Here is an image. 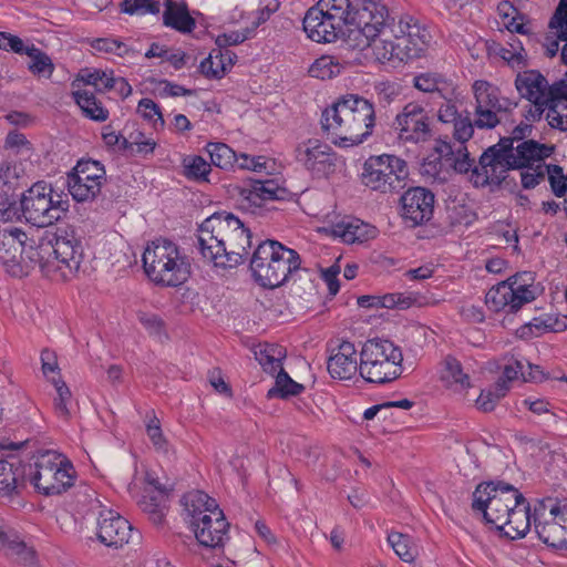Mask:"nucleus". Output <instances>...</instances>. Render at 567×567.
Returning a JSON list of instances; mask_svg holds the SVG:
<instances>
[{
  "mask_svg": "<svg viewBox=\"0 0 567 567\" xmlns=\"http://www.w3.org/2000/svg\"><path fill=\"white\" fill-rule=\"evenodd\" d=\"M516 154L496 153L495 146L487 147L478 158L480 167L472 171L471 182L475 187H502L508 183L507 172L511 169H524L523 163Z\"/></svg>",
  "mask_w": 567,
  "mask_h": 567,
  "instance_id": "nucleus-13",
  "label": "nucleus"
},
{
  "mask_svg": "<svg viewBox=\"0 0 567 567\" xmlns=\"http://www.w3.org/2000/svg\"><path fill=\"white\" fill-rule=\"evenodd\" d=\"M243 197L239 208L256 216H266L269 213L280 210L275 202H290L295 194L286 187H281L274 179H251L249 187L240 190Z\"/></svg>",
  "mask_w": 567,
  "mask_h": 567,
  "instance_id": "nucleus-11",
  "label": "nucleus"
},
{
  "mask_svg": "<svg viewBox=\"0 0 567 567\" xmlns=\"http://www.w3.org/2000/svg\"><path fill=\"white\" fill-rule=\"evenodd\" d=\"M561 509L563 507H560L553 498L538 501L534 507V513L532 514L534 526H536V523H544V520H548L547 516L555 518Z\"/></svg>",
  "mask_w": 567,
  "mask_h": 567,
  "instance_id": "nucleus-55",
  "label": "nucleus"
},
{
  "mask_svg": "<svg viewBox=\"0 0 567 567\" xmlns=\"http://www.w3.org/2000/svg\"><path fill=\"white\" fill-rule=\"evenodd\" d=\"M559 524L556 517L550 520H544V523H536L535 532L538 538L548 547L567 551V539L566 537L563 538V529H560Z\"/></svg>",
  "mask_w": 567,
  "mask_h": 567,
  "instance_id": "nucleus-38",
  "label": "nucleus"
},
{
  "mask_svg": "<svg viewBox=\"0 0 567 567\" xmlns=\"http://www.w3.org/2000/svg\"><path fill=\"white\" fill-rule=\"evenodd\" d=\"M434 151L439 154L437 161H446L460 174H467L476 167L474 166L475 161L471 158L470 153L465 144L458 145L454 148L447 136L444 138L436 140Z\"/></svg>",
  "mask_w": 567,
  "mask_h": 567,
  "instance_id": "nucleus-26",
  "label": "nucleus"
},
{
  "mask_svg": "<svg viewBox=\"0 0 567 567\" xmlns=\"http://www.w3.org/2000/svg\"><path fill=\"white\" fill-rule=\"evenodd\" d=\"M206 151L209 154L210 163L221 169H229L239 162L236 153L225 143H208Z\"/></svg>",
  "mask_w": 567,
  "mask_h": 567,
  "instance_id": "nucleus-46",
  "label": "nucleus"
},
{
  "mask_svg": "<svg viewBox=\"0 0 567 567\" xmlns=\"http://www.w3.org/2000/svg\"><path fill=\"white\" fill-rule=\"evenodd\" d=\"M146 432L157 451L167 452L168 443L163 435L159 420L156 417L155 414H153V416L146 424Z\"/></svg>",
  "mask_w": 567,
  "mask_h": 567,
  "instance_id": "nucleus-59",
  "label": "nucleus"
},
{
  "mask_svg": "<svg viewBox=\"0 0 567 567\" xmlns=\"http://www.w3.org/2000/svg\"><path fill=\"white\" fill-rule=\"evenodd\" d=\"M47 238L51 241V259L55 262V280L68 281L79 271L83 260V246L74 231L58 229L54 234L47 233Z\"/></svg>",
  "mask_w": 567,
  "mask_h": 567,
  "instance_id": "nucleus-12",
  "label": "nucleus"
},
{
  "mask_svg": "<svg viewBox=\"0 0 567 567\" xmlns=\"http://www.w3.org/2000/svg\"><path fill=\"white\" fill-rule=\"evenodd\" d=\"M393 27L394 18L389 16V23L383 28V31L372 39H368L369 44L365 48L371 47L377 60L381 62L395 60L394 40H392L393 35H391Z\"/></svg>",
  "mask_w": 567,
  "mask_h": 567,
  "instance_id": "nucleus-36",
  "label": "nucleus"
},
{
  "mask_svg": "<svg viewBox=\"0 0 567 567\" xmlns=\"http://www.w3.org/2000/svg\"><path fill=\"white\" fill-rule=\"evenodd\" d=\"M409 175L404 159L389 154L370 156L363 164L361 182L372 190L398 193Z\"/></svg>",
  "mask_w": 567,
  "mask_h": 567,
  "instance_id": "nucleus-10",
  "label": "nucleus"
},
{
  "mask_svg": "<svg viewBox=\"0 0 567 567\" xmlns=\"http://www.w3.org/2000/svg\"><path fill=\"white\" fill-rule=\"evenodd\" d=\"M513 287L506 280L493 286L485 295V305L494 312L505 311L506 313H516L518 310L512 309V299H514Z\"/></svg>",
  "mask_w": 567,
  "mask_h": 567,
  "instance_id": "nucleus-34",
  "label": "nucleus"
},
{
  "mask_svg": "<svg viewBox=\"0 0 567 567\" xmlns=\"http://www.w3.org/2000/svg\"><path fill=\"white\" fill-rule=\"evenodd\" d=\"M300 268L298 251L275 239L259 243L249 262L254 280L268 289L281 287Z\"/></svg>",
  "mask_w": 567,
  "mask_h": 567,
  "instance_id": "nucleus-3",
  "label": "nucleus"
},
{
  "mask_svg": "<svg viewBox=\"0 0 567 567\" xmlns=\"http://www.w3.org/2000/svg\"><path fill=\"white\" fill-rule=\"evenodd\" d=\"M315 7L331 21L354 25L349 37L353 35V47L360 50L389 23V9L382 0H319Z\"/></svg>",
  "mask_w": 567,
  "mask_h": 567,
  "instance_id": "nucleus-2",
  "label": "nucleus"
},
{
  "mask_svg": "<svg viewBox=\"0 0 567 567\" xmlns=\"http://www.w3.org/2000/svg\"><path fill=\"white\" fill-rule=\"evenodd\" d=\"M544 94L543 102L548 109L546 115L548 124L561 132L567 131V82L560 80L553 85L547 82Z\"/></svg>",
  "mask_w": 567,
  "mask_h": 567,
  "instance_id": "nucleus-21",
  "label": "nucleus"
},
{
  "mask_svg": "<svg viewBox=\"0 0 567 567\" xmlns=\"http://www.w3.org/2000/svg\"><path fill=\"white\" fill-rule=\"evenodd\" d=\"M28 464L14 456L7 455L0 460V494L2 496H12L18 493L19 487H23L29 481Z\"/></svg>",
  "mask_w": 567,
  "mask_h": 567,
  "instance_id": "nucleus-25",
  "label": "nucleus"
},
{
  "mask_svg": "<svg viewBox=\"0 0 567 567\" xmlns=\"http://www.w3.org/2000/svg\"><path fill=\"white\" fill-rule=\"evenodd\" d=\"M336 234L347 244L365 243L373 239L378 235L375 226L364 223L360 219H354L347 224L342 223L337 225Z\"/></svg>",
  "mask_w": 567,
  "mask_h": 567,
  "instance_id": "nucleus-32",
  "label": "nucleus"
},
{
  "mask_svg": "<svg viewBox=\"0 0 567 567\" xmlns=\"http://www.w3.org/2000/svg\"><path fill=\"white\" fill-rule=\"evenodd\" d=\"M24 542L19 532L0 518V547L6 548L8 554L16 550Z\"/></svg>",
  "mask_w": 567,
  "mask_h": 567,
  "instance_id": "nucleus-54",
  "label": "nucleus"
},
{
  "mask_svg": "<svg viewBox=\"0 0 567 567\" xmlns=\"http://www.w3.org/2000/svg\"><path fill=\"white\" fill-rule=\"evenodd\" d=\"M396 296H400L396 305V309L400 310L409 309L412 306L423 307L430 303L427 297L420 292H396Z\"/></svg>",
  "mask_w": 567,
  "mask_h": 567,
  "instance_id": "nucleus-63",
  "label": "nucleus"
},
{
  "mask_svg": "<svg viewBox=\"0 0 567 567\" xmlns=\"http://www.w3.org/2000/svg\"><path fill=\"white\" fill-rule=\"evenodd\" d=\"M189 526L198 544L204 547L221 549L229 539L230 524L219 506L209 514L202 515L197 520H189Z\"/></svg>",
  "mask_w": 567,
  "mask_h": 567,
  "instance_id": "nucleus-16",
  "label": "nucleus"
},
{
  "mask_svg": "<svg viewBox=\"0 0 567 567\" xmlns=\"http://www.w3.org/2000/svg\"><path fill=\"white\" fill-rule=\"evenodd\" d=\"M414 86L426 93H437L441 97L445 99V95L442 91L447 86L446 79L440 74L434 72H425L415 75L413 79Z\"/></svg>",
  "mask_w": 567,
  "mask_h": 567,
  "instance_id": "nucleus-49",
  "label": "nucleus"
},
{
  "mask_svg": "<svg viewBox=\"0 0 567 567\" xmlns=\"http://www.w3.org/2000/svg\"><path fill=\"white\" fill-rule=\"evenodd\" d=\"M182 504L189 520H197L202 515L209 514L210 511L217 509V502L208 494L202 491H193L185 494Z\"/></svg>",
  "mask_w": 567,
  "mask_h": 567,
  "instance_id": "nucleus-33",
  "label": "nucleus"
},
{
  "mask_svg": "<svg viewBox=\"0 0 567 567\" xmlns=\"http://www.w3.org/2000/svg\"><path fill=\"white\" fill-rule=\"evenodd\" d=\"M137 112L147 121H153L155 130H162L165 126V121L161 107L151 99H142L137 105Z\"/></svg>",
  "mask_w": 567,
  "mask_h": 567,
  "instance_id": "nucleus-52",
  "label": "nucleus"
},
{
  "mask_svg": "<svg viewBox=\"0 0 567 567\" xmlns=\"http://www.w3.org/2000/svg\"><path fill=\"white\" fill-rule=\"evenodd\" d=\"M328 372L333 379L349 380L358 370L357 350L352 342L343 340L332 350L327 362Z\"/></svg>",
  "mask_w": 567,
  "mask_h": 567,
  "instance_id": "nucleus-23",
  "label": "nucleus"
},
{
  "mask_svg": "<svg viewBox=\"0 0 567 567\" xmlns=\"http://www.w3.org/2000/svg\"><path fill=\"white\" fill-rule=\"evenodd\" d=\"M444 372L442 380L449 383L460 384L462 389L471 386L468 374L463 372L462 363L453 355H446L444 359Z\"/></svg>",
  "mask_w": 567,
  "mask_h": 567,
  "instance_id": "nucleus-50",
  "label": "nucleus"
},
{
  "mask_svg": "<svg viewBox=\"0 0 567 567\" xmlns=\"http://www.w3.org/2000/svg\"><path fill=\"white\" fill-rule=\"evenodd\" d=\"M11 556H14L19 564L24 567H37V554L32 547H29L25 542L13 550Z\"/></svg>",
  "mask_w": 567,
  "mask_h": 567,
  "instance_id": "nucleus-64",
  "label": "nucleus"
},
{
  "mask_svg": "<svg viewBox=\"0 0 567 567\" xmlns=\"http://www.w3.org/2000/svg\"><path fill=\"white\" fill-rule=\"evenodd\" d=\"M554 146L540 144L535 140H527L518 144L515 148L517 159L525 164L524 168H530L532 165L540 164L554 152Z\"/></svg>",
  "mask_w": 567,
  "mask_h": 567,
  "instance_id": "nucleus-35",
  "label": "nucleus"
},
{
  "mask_svg": "<svg viewBox=\"0 0 567 567\" xmlns=\"http://www.w3.org/2000/svg\"><path fill=\"white\" fill-rule=\"evenodd\" d=\"M244 221L227 212H217L206 218L198 227L196 247L202 257L213 262L230 238L244 226Z\"/></svg>",
  "mask_w": 567,
  "mask_h": 567,
  "instance_id": "nucleus-9",
  "label": "nucleus"
},
{
  "mask_svg": "<svg viewBox=\"0 0 567 567\" xmlns=\"http://www.w3.org/2000/svg\"><path fill=\"white\" fill-rule=\"evenodd\" d=\"M296 159L301 163L313 177H328L336 168V153L319 140H308L296 148Z\"/></svg>",
  "mask_w": 567,
  "mask_h": 567,
  "instance_id": "nucleus-17",
  "label": "nucleus"
},
{
  "mask_svg": "<svg viewBox=\"0 0 567 567\" xmlns=\"http://www.w3.org/2000/svg\"><path fill=\"white\" fill-rule=\"evenodd\" d=\"M254 355L266 373L275 375L282 367L287 350L280 344L264 343L254 348Z\"/></svg>",
  "mask_w": 567,
  "mask_h": 567,
  "instance_id": "nucleus-30",
  "label": "nucleus"
},
{
  "mask_svg": "<svg viewBox=\"0 0 567 567\" xmlns=\"http://www.w3.org/2000/svg\"><path fill=\"white\" fill-rule=\"evenodd\" d=\"M532 519L530 505L526 499V503L517 505V507L513 508L508 514V517L505 518V528L497 530L509 539H519L529 530Z\"/></svg>",
  "mask_w": 567,
  "mask_h": 567,
  "instance_id": "nucleus-29",
  "label": "nucleus"
},
{
  "mask_svg": "<svg viewBox=\"0 0 567 567\" xmlns=\"http://www.w3.org/2000/svg\"><path fill=\"white\" fill-rule=\"evenodd\" d=\"M515 86L523 99L533 105H540L538 101L545 96L547 79L537 70H527L517 74Z\"/></svg>",
  "mask_w": 567,
  "mask_h": 567,
  "instance_id": "nucleus-28",
  "label": "nucleus"
},
{
  "mask_svg": "<svg viewBox=\"0 0 567 567\" xmlns=\"http://www.w3.org/2000/svg\"><path fill=\"white\" fill-rule=\"evenodd\" d=\"M22 216L37 227H47L64 218L70 208L69 194L55 192L52 185L37 182L20 200Z\"/></svg>",
  "mask_w": 567,
  "mask_h": 567,
  "instance_id": "nucleus-6",
  "label": "nucleus"
},
{
  "mask_svg": "<svg viewBox=\"0 0 567 567\" xmlns=\"http://www.w3.org/2000/svg\"><path fill=\"white\" fill-rule=\"evenodd\" d=\"M29 482L44 496L61 495L74 484V467L66 458L52 451H44L33 464H28Z\"/></svg>",
  "mask_w": 567,
  "mask_h": 567,
  "instance_id": "nucleus-8",
  "label": "nucleus"
},
{
  "mask_svg": "<svg viewBox=\"0 0 567 567\" xmlns=\"http://www.w3.org/2000/svg\"><path fill=\"white\" fill-rule=\"evenodd\" d=\"M474 113L476 115L474 124L477 128L491 130L496 127L501 123V120L497 115L498 111L494 109H484L475 106Z\"/></svg>",
  "mask_w": 567,
  "mask_h": 567,
  "instance_id": "nucleus-58",
  "label": "nucleus"
},
{
  "mask_svg": "<svg viewBox=\"0 0 567 567\" xmlns=\"http://www.w3.org/2000/svg\"><path fill=\"white\" fill-rule=\"evenodd\" d=\"M453 123V138L461 144H465L470 141L474 134L475 124L470 117V113L465 112Z\"/></svg>",
  "mask_w": 567,
  "mask_h": 567,
  "instance_id": "nucleus-56",
  "label": "nucleus"
},
{
  "mask_svg": "<svg viewBox=\"0 0 567 567\" xmlns=\"http://www.w3.org/2000/svg\"><path fill=\"white\" fill-rule=\"evenodd\" d=\"M403 355L401 349L390 340L370 339L360 352V375L371 383H388L400 377L398 367Z\"/></svg>",
  "mask_w": 567,
  "mask_h": 567,
  "instance_id": "nucleus-7",
  "label": "nucleus"
},
{
  "mask_svg": "<svg viewBox=\"0 0 567 567\" xmlns=\"http://www.w3.org/2000/svg\"><path fill=\"white\" fill-rule=\"evenodd\" d=\"M254 29L246 28L243 31H231L229 33L219 34L215 43L217 49L226 50L230 45H237L246 41L251 37Z\"/></svg>",
  "mask_w": 567,
  "mask_h": 567,
  "instance_id": "nucleus-57",
  "label": "nucleus"
},
{
  "mask_svg": "<svg viewBox=\"0 0 567 567\" xmlns=\"http://www.w3.org/2000/svg\"><path fill=\"white\" fill-rule=\"evenodd\" d=\"M167 501L163 491L158 494L146 493L138 502L141 509L146 513L150 519L155 525H161L165 518V511L167 509Z\"/></svg>",
  "mask_w": 567,
  "mask_h": 567,
  "instance_id": "nucleus-42",
  "label": "nucleus"
},
{
  "mask_svg": "<svg viewBox=\"0 0 567 567\" xmlns=\"http://www.w3.org/2000/svg\"><path fill=\"white\" fill-rule=\"evenodd\" d=\"M340 70V64L334 62L332 56L322 55L311 64L309 73L312 78L326 80L338 75Z\"/></svg>",
  "mask_w": 567,
  "mask_h": 567,
  "instance_id": "nucleus-51",
  "label": "nucleus"
},
{
  "mask_svg": "<svg viewBox=\"0 0 567 567\" xmlns=\"http://www.w3.org/2000/svg\"><path fill=\"white\" fill-rule=\"evenodd\" d=\"M165 4L163 22L166 27L173 28L182 33H188L194 30L196 22L195 19L190 17L186 4H177L173 0H166Z\"/></svg>",
  "mask_w": 567,
  "mask_h": 567,
  "instance_id": "nucleus-31",
  "label": "nucleus"
},
{
  "mask_svg": "<svg viewBox=\"0 0 567 567\" xmlns=\"http://www.w3.org/2000/svg\"><path fill=\"white\" fill-rule=\"evenodd\" d=\"M27 240H29L27 234L18 227L0 229V264L18 265Z\"/></svg>",
  "mask_w": 567,
  "mask_h": 567,
  "instance_id": "nucleus-27",
  "label": "nucleus"
},
{
  "mask_svg": "<svg viewBox=\"0 0 567 567\" xmlns=\"http://www.w3.org/2000/svg\"><path fill=\"white\" fill-rule=\"evenodd\" d=\"M398 28L400 33H402L401 35H399L394 29H391V35L394 38L395 60L403 62L419 58L421 55L422 48H419L413 43L410 31L405 34V30L402 28V21L399 22Z\"/></svg>",
  "mask_w": 567,
  "mask_h": 567,
  "instance_id": "nucleus-40",
  "label": "nucleus"
},
{
  "mask_svg": "<svg viewBox=\"0 0 567 567\" xmlns=\"http://www.w3.org/2000/svg\"><path fill=\"white\" fill-rule=\"evenodd\" d=\"M305 390L303 384L293 381L290 375L280 367L277 371L275 385L267 392V399H288L300 394Z\"/></svg>",
  "mask_w": 567,
  "mask_h": 567,
  "instance_id": "nucleus-41",
  "label": "nucleus"
},
{
  "mask_svg": "<svg viewBox=\"0 0 567 567\" xmlns=\"http://www.w3.org/2000/svg\"><path fill=\"white\" fill-rule=\"evenodd\" d=\"M23 54H27L30 58L28 69L32 74L44 76L47 79L51 78L54 71V64L44 51L37 48L34 44H31L27 48Z\"/></svg>",
  "mask_w": 567,
  "mask_h": 567,
  "instance_id": "nucleus-44",
  "label": "nucleus"
},
{
  "mask_svg": "<svg viewBox=\"0 0 567 567\" xmlns=\"http://www.w3.org/2000/svg\"><path fill=\"white\" fill-rule=\"evenodd\" d=\"M526 503L525 496L514 485L502 480L481 482L472 495V509L483 515L485 523L495 529L505 528V518L517 505Z\"/></svg>",
  "mask_w": 567,
  "mask_h": 567,
  "instance_id": "nucleus-4",
  "label": "nucleus"
},
{
  "mask_svg": "<svg viewBox=\"0 0 567 567\" xmlns=\"http://www.w3.org/2000/svg\"><path fill=\"white\" fill-rule=\"evenodd\" d=\"M75 103L82 110L83 114L90 120L104 122L109 117V111L94 93L86 90H78L72 93Z\"/></svg>",
  "mask_w": 567,
  "mask_h": 567,
  "instance_id": "nucleus-37",
  "label": "nucleus"
},
{
  "mask_svg": "<svg viewBox=\"0 0 567 567\" xmlns=\"http://www.w3.org/2000/svg\"><path fill=\"white\" fill-rule=\"evenodd\" d=\"M303 30L308 37L318 43H330L338 39L344 25L331 21L323 14L322 9L311 7L302 21Z\"/></svg>",
  "mask_w": 567,
  "mask_h": 567,
  "instance_id": "nucleus-22",
  "label": "nucleus"
},
{
  "mask_svg": "<svg viewBox=\"0 0 567 567\" xmlns=\"http://www.w3.org/2000/svg\"><path fill=\"white\" fill-rule=\"evenodd\" d=\"M432 110H426L419 101L409 102L396 114L392 128L404 143H425L433 136Z\"/></svg>",
  "mask_w": 567,
  "mask_h": 567,
  "instance_id": "nucleus-14",
  "label": "nucleus"
},
{
  "mask_svg": "<svg viewBox=\"0 0 567 567\" xmlns=\"http://www.w3.org/2000/svg\"><path fill=\"white\" fill-rule=\"evenodd\" d=\"M133 527L113 509H103L97 518V540L107 547H122L132 536Z\"/></svg>",
  "mask_w": 567,
  "mask_h": 567,
  "instance_id": "nucleus-19",
  "label": "nucleus"
},
{
  "mask_svg": "<svg viewBox=\"0 0 567 567\" xmlns=\"http://www.w3.org/2000/svg\"><path fill=\"white\" fill-rule=\"evenodd\" d=\"M507 282L513 287L514 299H512V309L519 310L525 303L532 302L536 298L535 291L532 287H520V285L513 284V279L507 278Z\"/></svg>",
  "mask_w": 567,
  "mask_h": 567,
  "instance_id": "nucleus-60",
  "label": "nucleus"
},
{
  "mask_svg": "<svg viewBox=\"0 0 567 567\" xmlns=\"http://www.w3.org/2000/svg\"><path fill=\"white\" fill-rule=\"evenodd\" d=\"M320 122L323 133L333 144L341 147L359 145L373 133L374 105L358 94L342 95L322 111Z\"/></svg>",
  "mask_w": 567,
  "mask_h": 567,
  "instance_id": "nucleus-1",
  "label": "nucleus"
},
{
  "mask_svg": "<svg viewBox=\"0 0 567 567\" xmlns=\"http://www.w3.org/2000/svg\"><path fill=\"white\" fill-rule=\"evenodd\" d=\"M565 323L560 326L557 318L547 316L546 318H534L532 321L524 322L517 330L516 334L522 339H530L538 337L547 331H560L565 328Z\"/></svg>",
  "mask_w": 567,
  "mask_h": 567,
  "instance_id": "nucleus-39",
  "label": "nucleus"
},
{
  "mask_svg": "<svg viewBox=\"0 0 567 567\" xmlns=\"http://www.w3.org/2000/svg\"><path fill=\"white\" fill-rule=\"evenodd\" d=\"M509 391V384H506L505 379H498L489 389L482 390L476 400L477 408L483 412H492L498 401L503 399Z\"/></svg>",
  "mask_w": 567,
  "mask_h": 567,
  "instance_id": "nucleus-45",
  "label": "nucleus"
},
{
  "mask_svg": "<svg viewBox=\"0 0 567 567\" xmlns=\"http://www.w3.org/2000/svg\"><path fill=\"white\" fill-rule=\"evenodd\" d=\"M142 260L147 277L164 287H177L190 274L189 264L181 257L178 247L167 239H159L147 246Z\"/></svg>",
  "mask_w": 567,
  "mask_h": 567,
  "instance_id": "nucleus-5",
  "label": "nucleus"
},
{
  "mask_svg": "<svg viewBox=\"0 0 567 567\" xmlns=\"http://www.w3.org/2000/svg\"><path fill=\"white\" fill-rule=\"evenodd\" d=\"M105 182L106 172L103 164L91 158H82L68 174V194L79 203L93 200L99 194H102Z\"/></svg>",
  "mask_w": 567,
  "mask_h": 567,
  "instance_id": "nucleus-15",
  "label": "nucleus"
},
{
  "mask_svg": "<svg viewBox=\"0 0 567 567\" xmlns=\"http://www.w3.org/2000/svg\"><path fill=\"white\" fill-rule=\"evenodd\" d=\"M388 543L405 563H413L419 554L417 547L412 543L410 536L405 534L392 532L388 535Z\"/></svg>",
  "mask_w": 567,
  "mask_h": 567,
  "instance_id": "nucleus-48",
  "label": "nucleus"
},
{
  "mask_svg": "<svg viewBox=\"0 0 567 567\" xmlns=\"http://www.w3.org/2000/svg\"><path fill=\"white\" fill-rule=\"evenodd\" d=\"M29 45H25L23 40L16 34L9 32H0V49L4 51H12L17 54H23Z\"/></svg>",
  "mask_w": 567,
  "mask_h": 567,
  "instance_id": "nucleus-62",
  "label": "nucleus"
},
{
  "mask_svg": "<svg viewBox=\"0 0 567 567\" xmlns=\"http://www.w3.org/2000/svg\"><path fill=\"white\" fill-rule=\"evenodd\" d=\"M434 194L421 186L409 188L400 198L402 217L409 227L427 223L433 217Z\"/></svg>",
  "mask_w": 567,
  "mask_h": 567,
  "instance_id": "nucleus-18",
  "label": "nucleus"
},
{
  "mask_svg": "<svg viewBox=\"0 0 567 567\" xmlns=\"http://www.w3.org/2000/svg\"><path fill=\"white\" fill-rule=\"evenodd\" d=\"M51 382L53 383V385L56 390V393H58V398L54 400L55 412L60 416H63L66 419L70 415V412L68 409V403L70 402L71 396H72L71 391H70L69 386L65 384V382L60 377L58 379L53 377L51 379Z\"/></svg>",
  "mask_w": 567,
  "mask_h": 567,
  "instance_id": "nucleus-53",
  "label": "nucleus"
},
{
  "mask_svg": "<svg viewBox=\"0 0 567 567\" xmlns=\"http://www.w3.org/2000/svg\"><path fill=\"white\" fill-rule=\"evenodd\" d=\"M250 247L251 231L244 225L225 246L226 252L219 254L213 264L223 269L237 267L245 262Z\"/></svg>",
  "mask_w": 567,
  "mask_h": 567,
  "instance_id": "nucleus-24",
  "label": "nucleus"
},
{
  "mask_svg": "<svg viewBox=\"0 0 567 567\" xmlns=\"http://www.w3.org/2000/svg\"><path fill=\"white\" fill-rule=\"evenodd\" d=\"M520 171V183L524 189H533L545 179L540 164Z\"/></svg>",
  "mask_w": 567,
  "mask_h": 567,
  "instance_id": "nucleus-61",
  "label": "nucleus"
},
{
  "mask_svg": "<svg viewBox=\"0 0 567 567\" xmlns=\"http://www.w3.org/2000/svg\"><path fill=\"white\" fill-rule=\"evenodd\" d=\"M183 175L195 182H208V174L210 173V164L207 163L199 155H190L183 158Z\"/></svg>",
  "mask_w": 567,
  "mask_h": 567,
  "instance_id": "nucleus-47",
  "label": "nucleus"
},
{
  "mask_svg": "<svg viewBox=\"0 0 567 567\" xmlns=\"http://www.w3.org/2000/svg\"><path fill=\"white\" fill-rule=\"evenodd\" d=\"M50 252L51 241L47 238V234L38 241L29 239L23 245V254L19 257V264H23L31 270L39 268L45 277L55 280L56 268H53L55 261L51 259Z\"/></svg>",
  "mask_w": 567,
  "mask_h": 567,
  "instance_id": "nucleus-20",
  "label": "nucleus"
},
{
  "mask_svg": "<svg viewBox=\"0 0 567 567\" xmlns=\"http://www.w3.org/2000/svg\"><path fill=\"white\" fill-rule=\"evenodd\" d=\"M474 97L477 107L499 110L501 91L497 86L484 80H477L473 84Z\"/></svg>",
  "mask_w": 567,
  "mask_h": 567,
  "instance_id": "nucleus-43",
  "label": "nucleus"
}]
</instances>
